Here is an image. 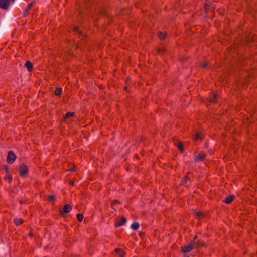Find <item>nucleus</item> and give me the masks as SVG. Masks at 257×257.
Instances as JSON below:
<instances>
[{
	"mask_svg": "<svg viewBox=\"0 0 257 257\" xmlns=\"http://www.w3.org/2000/svg\"><path fill=\"white\" fill-rule=\"evenodd\" d=\"M126 222V219L125 217H121L120 218H118L115 223V226L116 227H120L122 225H124Z\"/></svg>",
	"mask_w": 257,
	"mask_h": 257,
	"instance_id": "4",
	"label": "nucleus"
},
{
	"mask_svg": "<svg viewBox=\"0 0 257 257\" xmlns=\"http://www.w3.org/2000/svg\"><path fill=\"white\" fill-rule=\"evenodd\" d=\"M139 224L137 222H135L131 225V228L134 230H137L139 227Z\"/></svg>",
	"mask_w": 257,
	"mask_h": 257,
	"instance_id": "22",
	"label": "nucleus"
},
{
	"mask_svg": "<svg viewBox=\"0 0 257 257\" xmlns=\"http://www.w3.org/2000/svg\"><path fill=\"white\" fill-rule=\"evenodd\" d=\"M69 171H71V172H72V171H74V168H71V169H69Z\"/></svg>",
	"mask_w": 257,
	"mask_h": 257,
	"instance_id": "30",
	"label": "nucleus"
},
{
	"mask_svg": "<svg viewBox=\"0 0 257 257\" xmlns=\"http://www.w3.org/2000/svg\"><path fill=\"white\" fill-rule=\"evenodd\" d=\"M15 0H12V2H14Z\"/></svg>",
	"mask_w": 257,
	"mask_h": 257,
	"instance_id": "36",
	"label": "nucleus"
},
{
	"mask_svg": "<svg viewBox=\"0 0 257 257\" xmlns=\"http://www.w3.org/2000/svg\"><path fill=\"white\" fill-rule=\"evenodd\" d=\"M29 235H30V236H32V235H33V234H32L31 232H30V233H29Z\"/></svg>",
	"mask_w": 257,
	"mask_h": 257,
	"instance_id": "32",
	"label": "nucleus"
},
{
	"mask_svg": "<svg viewBox=\"0 0 257 257\" xmlns=\"http://www.w3.org/2000/svg\"><path fill=\"white\" fill-rule=\"evenodd\" d=\"M190 178L187 175H185L181 181L180 185H183L185 184L187 181L190 180Z\"/></svg>",
	"mask_w": 257,
	"mask_h": 257,
	"instance_id": "13",
	"label": "nucleus"
},
{
	"mask_svg": "<svg viewBox=\"0 0 257 257\" xmlns=\"http://www.w3.org/2000/svg\"><path fill=\"white\" fill-rule=\"evenodd\" d=\"M208 65V63L207 62H205L204 63H203L202 64H201L200 65V66L201 68H206L207 66Z\"/></svg>",
	"mask_w": 257,
	"mask_h": 257,
	"instance_id": "27",
	"label": "nucleus"
},
{
	"mask_svg": "<svg viewBox=\"0 0 257 257\" xmlns=\"http://www.w3.org/2000/svg\"><path fill=\"white\" fill-rule=\"evenodd\" d=\"M24 221L22 219L16 218L14 220V223L16 226H19L23 223Z\"/></svg>",
	"mask_w": 257,
	"mask_h": 257,
	"instance_id": "18",
	"label": "nucleus"
},
{
	"mask_svg": "<svg viewBox=\"0 0 257 257\" xmlns=\"http://www.w3.org/2000/svg\"><path fill=\"white\" fill-rule=\"evenodd\" d=\"M206 157V155L205 153L201 152L196 156L195 160L196 161H203L205 160Z\"/></svg>",
	"mask_w": 257,
	"mask_h": 257,
	"instance_id": "7",
	"label": "nucleus"
},
{
	"mask_svg": "<svg viewBox=\"0 0 257 257\" xmlns=\"http://www.w3.org/2000/svg\"><path fill=\"white\" fill-rule=\"evenodd\" d=\"M217 94H213V95L210 96L208 97L207 100L210 103V104H215L216 103V98L217 97Z\"/></svg>",
	"mask_w": 257,
	"mask_h": 257,
	"instance_id": "8",
	"label": "nucleus"
},
{
	"mask_svg": "<svg viewBox=\"0 0 257 257\" xmlns=\"http://www.w3.org/2000/svg\"><path fill=\"white\" fill-rule=\"evenodd\" d=\"M118 203H120V201H119L118 200H113L111 203V206L112 208L113 207V206L116 204H118Z\"/></svg>",
	"mask_w": 257,
	"mask_h": 257,
	"instance_id": "26",
	"label": "nucleus"
},
{
	"mask_svg": "<svg viewBox=\"0 0 257 257\" xmlns=\"http://www.w3.org/2000/svg\"><path fill=\"white\" fill-rule=\"evenodd\" d=\"M175 145L177 147V148L181 152L184 151V149L183 148V145L182 142H178L177 143H175Z\"/></svg>",
	"mask_w": 257,
	"mask_h": 257,
	"instance_id": "16",
	"label": "nucleus"
},
{
	"mask_svg": "<svg viewBox=\"0 0 257 257\" xmlns=\"http://www.w3.org/2000/svg\"><path fill=\"white\" fill-rule=\"evenodd\" d=\"M6 171L8 172V167H7V168H6Z\"/></svg>",
	"mask_w": 257,
	"mask_h": 257,
	"instance_id": "33",
	"label": "nucleus"
},
{
	"mask_svg": "<svg viewBox=\"0 0 257 257\" xmlns=\"http://www.w3.org/2000/svg\"><path fill=\"white\" fill-rule=\"evenodd\" d=\"M72 210V207L70 204H66L63 207V210L60 211V214L63 216L65 213H69Z\"/></svg>",
	"mask_w": 257,
	"mask_h": 257,
	"instance_id": "5",
	"label": "nucleus"
},
{
	"mask_svg": "<svg viewBox=\"0 0 257 257\" xmlns=\"http://www.w3.org/2000/svg\"><path fill=\"white\" fill-rule=\"evenodd\" d=\"M74 31L77 33L79 34V37H81V39H83L84 36L83 35L82 33L79 31V28L78 26L75 27L74 28Z\"/></svg>",
	"mask_w": 257,
	"mask_h": 257,
	"instance_id": "17",
	"label": "nucleus"
},
{
	"mask_svg": "<svg viewBox=\"0 0 257 257\" xmlns=\"http://www.w3.org/2000/svg\"><path fill=\"white\" fill-rule=\"evenodd\" d=\"M88 6H88V5H87V4H86V8H88Z\"/></svg>",
	"mask_w": 257,
	"mask_h": 257,
	"instance_id": "35",
	"label": "nucleus"
},
{
	"mask_svg": "<svg viewBox=\"0 0 257 257\" xmlns=\"http://www.w3.org/2000/svg\"><path fill=\"white\" fill-rule=\"evenodd\" d=\"M28 172V169L27 166L24 164H22L19 167L20 175L22 177H25Z\"/></svg>",
	"mask_w": 257,
	"mask_h": 257,
	"instance_id": "2",
	"label": "nucleus"
},
{
	"mask_svg": "<svg viewBox=\"0 0 257 257\" xmlns=\"http://www.w3.org/2000/svg\"><path fill=\"white\" fill-rule=\"evenodd\" d=\"M32 6H33L32 3H30L28 5L27 8H26L24 12V13H23L24 16L26 17L28 15V14L29 13V10L31 9V8L32 7Z\"/></svg>",
	"mask_w": 257,
	"mask_h": 257,
	"instance_id": "14",
	"label": "nucleus"
},
{
	"mask_svg": "<svg viewBox=\"0 0 257 257\" xmlns=\"http://www.w3.org/2000/svg\"><path fill=\"white\" fill-rule=\"evenodd\" d=\"M195 217L196 219H203L205 217V214L204 213H202V212H195Z\"/></svg>",
	"mask_w": 257,
	"mask_h": 257,
	"instance_id": "11",
	"label": "nucleus"
},
{
	"mask_svg": "<svg viewBox=\"0 0 257 257\" xmlns=\"http://www.w3.org/2000/svg\"><path fill=\"white\" fill-rule=\"evenodd\" d=\"M70 185L73 186L74 184V182L73 181H70L69 183Z\"/></svg>",
	"mask_w": 257,
	"mask_h": 257,
	"instance_id": "28",
	"label": "nucleus"
},
{
	"mask_svg": "<svg viewBox=\"0 0 257 257\" xmlns=\"http://www.w3.org/2000/svg\"><path fill=\"white\" fill-rule=\"evenodd\" d=\"M203 139L202 137V134L201 133H197L195 135V140H202Z\"/></svg>",
	"mask_w": 257,
	"mask_h": 257,
	"instance_id": "21",
	"label": "nucleus"
},
{
	"mask_svg": "<svg viewBox=\"0 0 257 257\" xmlns=\"http://www.w3.org/2000/svg\"><path fill=\"white\" fill-rule=\"evenodd\" d=\"M10 0H0V8L7 9L9 5Z\"/></svg>",
	"mask_w": 257,
	"mask_h": 257,
	"instance_id": "6",
	"label": "nucleus"
},
{
	"mask_svg": "<svg viewBox=\"0 0 257 257\" xmlns=\"http://www.w3.org/2000/svg\"><path fill=\"white\" fill-rule=\"evenodd\" d=\"M127 87H124V90H126V89H127Z\"/></svg>",
	"mask_w": 257,
	"mask_h": 257,
	"instance_id": "34",
	"label": "nucleus"
},
{
	"mask_svg": "<svg viewBox=\"0 0 257 257\" xmlns=\"http://www.w3.org/2000/svg\"><path fill=\"white\" fill-rule=\"evenodd\" d=\"M205 246V243L204 241L201 240H197V242L195 241V248L196 249H198L201 247Z\"/></svg>",
	"mask_w": 257,
	"mask_h": 257,
	"instance_id": "9",
	"label": "nucleus"
},
{
	"mask_svg": "<svg viewBox=\"0 0 257 257\" xmlns=\"http://www.w3.org/2000/svg\"><path fill=\"white\" fill-rule=\"evenodd\" d=\"M48 200L50 201L54 202L56 200V197L54 195H50L48 197Z\"/></svg>",
	"mask_w": 257,
	"mask_h": 257,
	"instance_id": "25",
	"label": "nucleus"
},
{
	"mask_svg": "<svg viewBox=\"0 0 257 257\" xmlns=\"http://www.w3.org/2000/svg\"><path fill=\"white\" fill-rule=\"evenodd\" d=\"M197 238V236L196 235L194 239L191 240L190 244L187 246H183L181 247V250L183 252H189L192 251L195 248V240Z\"/></svg>",
	"mask_w": 257,
	"mask_h": 257,
	"instance_id": "1",
	"label": "nucleus"
},
{
	"mask_svg": "<svg viewBox=\"0 0 257 257\" xmlns=\"http://www.w3.org/2000/svg\"><path fill=\"white\" fill-rule=\"evenodd\" d=\"M74 115V113L68 112L66 113L65 116L63 117V120H65L67 118H68L71 116H73Z\"/></svg>",
	"mask_w": 257,
	"mask_h": 257,
	"instance_id": "23",
	"label": "nucleus"
},
{
	"mask_svg": "<svg viewBox=\"0 0 257 257\" xmlns=\"http://www.w3.org/2000/svg\"><path fill=\"white\" fill-rule=\"evenodd\" d=\"M114 251L118 254L119 257H124L125 254L124 251L120 248H116Z\"/></svg>",
	"mask_w": 257,
	"mask_h": 257,
	"instance_id": "12",
	"label": "nucleus"
},
{
	"mask_svg": "<svg viewBox=\"0 0 257 257\" xmlns=\"http://www.w3.org/2000/svg\"><path fill=\"white\" fill-rule=\"evenodd\" d=\"M9 179L10 180V181H11L12 180V176H9Z\"/></svg>",
	"mask_w": 257,
	"mask_h": 257,
	"instance_id": "29",
	"label": "nucleus"
},
{
	"mask_svg": "<svg viewBox=\"0 0 257 257\" xmlns=\"http://www.w3.org/2000/svg\"><path fill=\"white\" fill-rule=\"evenodd\" d=\"M158 52L160 53V52H161L163 51V50H160V49H158Z\"/></svg>",
	"mask_w": 257,
	"mask_h": 257,
	"instance_id": "31",
	"label": "nucleus"
},
{
	"mask_svg": "<svg viewBox=\"0 0 257 257\" xmlns=\"http://www.w3.org/2000/svg\"><path fill=\"white\" fill-rule=\"evenodd\" d=\"M62 93V90L61 88H57L55 90V94L56 96H60Z\"/></svg>",
	"mask_w": 257,
	"mask_h": 257,
	"instance_id": "19",
	"label": "nucleus"
},
{
	"mask_svg": "<svg viewBox=\"0 0 257 257\" xmlns=\"http://www.w3.org/2000/svg\"><path fill=\"white\" fill-rule=\"evenodd\" d=\"M83 217V215L82 214L79 213L77 214V219L79 222H81Z\"/></svg>",
	"mask_w": 257,
	"mask_h": 257,
	"instance_id": "24",
	"label": "nucleus"
},
{
	"mask_svg": "<svg viewBox=\"0 0 257 257\" xmlns=\"http://www.w3.org/2000/svg\"><path fill=\"white\" fill-rule=\"evenodd\" d=\"M235 196L234 195H229L227 196L223 202L226 204H230L234 199Z\"/></svg>",
	"mask_w": 257,
	"mask_h": 257,
	"instance_id": "10",
	"label": "nucleus"
},
{
	"mask_svg": "<svg viewBox=\"0 0 257 257\" xmlns=\"http://www.w3.org/2000/svg\"><path fill=\"white\" fill-rule=\"evenodd\" d=\"M158 37L160 40H164L166 38V33L159 32H158Z\"/></svg>",
	"mask_w": 257,
	"mask_h": 257,
	"instance_id": "20",
	"label": "nucleus"
},
{
	"mask_svg": "<svg viewBox=\"0 0 257 257\" xmlns=\"http://www.w3.org/2000/svg\"><path fill=\"white\" fill-rule=\"evenodd\" d=\"M16 156L12 151H10L7 155V161L9 164H12L16 160Z\"/></svg>",
	"mask_w": 257,
	"mask_h": 257,
	"instance_id": "3",
	"label": "nucleus"
},
{
	"mask_svg": "<svg viewBox=\"0 0 257 257\" xmlns=\"http://www.w3.org/2000/svg\"><path fill=\"white\" fill-rule=\"evenodd\" d=\"M25 66L27 67L28 71L31 72L33 69V64L30 61H27L25 63Z\"/></svg>",
	"mask_w": 257,
	"mask_h": 257,
	"instance_id": "15",
	"label": "nucleus"
}]
</instances>
